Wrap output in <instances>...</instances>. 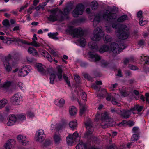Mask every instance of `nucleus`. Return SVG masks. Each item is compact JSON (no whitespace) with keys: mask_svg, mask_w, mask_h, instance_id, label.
Masks as SVG:
<instances>
[{"mask_svg":"<svg viewBox=\"0 0 149 149\" xmlns=\"http://www.w3.org/2000/svg\"><path fill=\"white\" fill-rule=\"evenodd\" d=\"M35 67L41 74H45L47 72L46 66L41 63H37L35 65Z\"/></svg>","mask_w":149,"mask_h":149,"instance_id":"6ab92c4d","label":"nucleus"},{"mask_svg":"<svg viewBox=\"0 0 149 149\" xmlns=\"http://www.w3.org/2000/svg\"><path fill=\"white\" fill-rule=\"evenodd\" d=\"M85 125L87 129V132L84 134V137L88 139H91L92 137V134L93 130V128L91 126L90 121L86 122Z\"/></svg>","mask_w":149,"mask_h":149,"instance_id":"ddd939ff","label":"nucleus"},{"mask_svg":"<svg viewBox=\"0 0 149 149\" xmlns=\"http://www.w3.org/2000/svg\"><path fill=\"white\" fill-rule=\"evenodd\" d=\"M69 125L72 130L76 128L77 125V120H74L71 121L69 123Z\"/></svg>","mask_w":149,"mask_h":149,"instance_id":"bb28decb","label":"nucleus"},{"mask_svg":"<svg viewBox=\"0 0 149 149\" xmlns=\"http://www.w3.org/2000/svg\"><path fill=\"white\" fill-rule=\"evenodd\" d=\"M127 16L126 15H123L119 17L117 19V21L118 22H123L127 19Z\"/></svg>","mask_w":149,"mask_h":149,"instance_id":"4c0bfd02","label":"nucleus"},{"mask_svg":"<svg viewBox=\"0 0 149 149\" xmlns=\"http://www.w3.org/2000/svg\"><path fill=\"white\" fill-rule=\"evenodd\" d=\"M88 55L89 57L91 58L92 61H96L101 59V58L100 56L97 54H94L91 52H89Z\"/></svg>","mask_w":149,"mask_h":149,"instance_id":"a878e982","label":"nucleus"},{"mask_svg":"<svg viewBox=\"0 0 149 149\" xmlns=\"http://www.w3.org/2000/svg\"><path fill=\"white\" fill-rule=\"evenodd\" d=\"M103 40L105 43H107L111 42L112 38L110 36L107 35L103 38Z\"/></svg>","mask_w":149,"mask_h":149,"instance_id":"e433bc0d","label":"nucleus"},{"mask_svg":"<svg viewBox=\"0 0 149 149\" xmlns=\"http://www.w3.org/2000/svg\"><path fill=\"white\" fill-rule=\"evenodd\" d=\"M11 56L10 54H9L7 56L6 60L3 62L4 66L6 71L7 72H10L12 69V67L10 64V61H8L7 60H9L11 58Z\"/></svg>","mask_w":149,"mask_h":149,"instance_id":"dca6fc26","label":"nucleus"},{"mask_svg":"<svg viewBox=\"0 0 149 149\" xmlns=\"http://www.w3.org/2000/svg\"><path fill=\"white\" fill-rule=\"evenodd\" d=\"M69 111L70 114L72 116L75 115L77 113L76 109L73 106H72L69 107Z\"/></svg>","mask_w":149,"mask_h":149,"instance_id":"473e14b6","label":"nucleus"},{"mask_svg":"<svg viewBox=\"0 0 149 149\" xmlns=\"http://www.w3.org/2000/svg\"><path fill=\"white\" fill-rule=\"evenodd\" d=\"M112 103L115 105H117L118 106H120V104L117 102L115 99H112L111 101Z\"/></svg>","mask_w":149,"mask_h":149,"instance_id":"603ef678","label":"nucleus"},{"mask_svg":"<svg viewBox=\"0 0 149 149\" xmlns=\"http://www.w3.org/2000/svg\"><path fill=\"white\" fill-rule=\"evenodd\" d=\"M17 85L21 89H22V88H23V87L24 86L23 84L20 82H19L18 83Z\"/></svg>","mask_w":149,"mask_h":149,"instance_id":"774afa93","label":"nucleus"},{"mask_svg":"<svg viewBox=\"0 0 149 149\" xmlns=\"http://www.w3.org/2000/svg\"><path fill=\"white\" fill-rule=\"evenodd\" d=\"M66 125L65 123H64L63 124H56V126L55 125V124H52L51 125L50 129L51 130H54L56 128L58 130H59L64 128Z\"/></svg>","mask_w":149,"mask_h":149,"instance_id":"b1692460","label":"nucleus"},{"mask_svg":"<svg viewBox=\"0 0 149 149\" xmlns=\"http://www.w3.org/2000/svg\"><path fill=\"white\" fill-rule=\"evenodd\" d=\"M11 101L12 103L14 105L20 104V95L18 93L16 94L11 98Z\"/></svg>","mask_w":149,"mask_h":149,"instance_id":"aec40b11","label":"nucleus"},{"mask_svg":"<svg viewBox=\"0 0 149 149\" xmlns=\"http://www.w3.org/2000/svg\"><path fill=\"white\" fill-rule=\"evenodd\" d=\"M65 103L64 100L62 98L57 99L54 101L55 104L60 107L62 106Z\"/></svg>","mask_w":149,"mask_h":149,"instance_id":"2f4dec72","label":"nucleus"},{"mask_svg":"<svg viewBox=\"0 0 149 149\" xmlns=\"http://www.w3.org/2000/svg\"><path fill=\"white\" fill-rule=\"evenodd\" d=\"M3 24L5 27L6 28H8L10 26V23L9 21L7 19H5L3 22Z\"/></svg>","mask_w":149,"mask_h":149,"instance_id":"79ce46f5","label":"nucleus"},{"mask_svg":"<svg viewBox=\"0 0 149 149\" xmlns=\"http://www.w3.org/2000/svg\"><path fill=\"white\" fill-rule=\"evenodd\" d=\"M18 141L23 146H26L29 144V141L28 139L24 135H19L17 136Z\"/></svg>","mask_w":149,"mask_h":149,"instance_id":"f3484780","label":"nucleus"},{"mask_svg":"<svg viewBox=\"0 0 149 149\" xmlns=\"http://www.w3.org/2000/svg\"><path fill=\"white\" fill-rule=\"evenodd\" d=\"M0 39L3 40V42L4 43H6L8 45H10L13 42L17 43H19L23 44L27 43L26 42L22 40V39L15 37L9 38L5 37V38L3 36H0Z\"/></svg>","mask_w":149,"mask_h":149,"instance_id":"6e6552de","label":"nucleus"},{"mask_svg":"<svg viewBox=\"0 0 149 149\" xmlns=\"http://www.w3.org/2000/svg\"><path fill=\"white\" fill-rule=\"evenodd\" d=\"M118 28L116 32L117 36L120 39H125L128 38L129 36L128 31L129 29V26L125 25H119L116 23L113 24L112 25V27L115 29Z\"/></svg>","mask_w":149,"mask_h":149,"instance_id":"20e7f679","label":"nucleus"},{"mask_svg":"<svg viewBox=\"0 0 149 149\" xmlns=\"http://www.w3.org/2000/svg\"><path fill=\"white\" fill-rule=\"evenodd\" d=\"M38 53L41 55H43L50 62L53 61V59L51 56L45 50L41 49H39Z\"/></svg>","mask_w":149,"mask_h":149,"instance_id":"a211bd4d","label":"nucleus"},{"mask_svg":"<svg viewBox=\"0 0 149 149\" xmlns=\"http://www.w3.org/2000/svg\"><path fill=\"white\" fill-rule=\"evenodd\" d=\"M84 8V6L82 4H79L77 5L72 12L73 16L77 17L78 15H82L83 13Z\"/></svg>","mask_w":149,"mask_h":149,"instance_id":"2eb2a0df","label":"nucleus"},{"mask_svg":"<svg viewBox=\"0 0 149 149\" xmlns=\"http://www.w3.org/2000/svg\"><path fill=\"white\" fill-rule=\"evenodd\" d=\"M72 5L71 4H70L64 9L63 14L64 15H67L72 9Z\"/></svg>","mask_w":149,"mask_h":149,"instance_id":"c756f323","label":"nucleus"},{"mask_svg":"<svg viewBox=\"0 0 149 149\" xmlns=\"http://www.w3.org/2000/svg\"><path fill=\"white\" fill-rule=\"evenodd\" d=\"M79 143L76 146V149H83L84 148L86 149L87 147V145L82 142V141H79Z\"/></svg>","mask_w":149,"mask_h":149,"instance_id":"c85d7f7f","label":"nucleus"},{"mask_svg":"<svg viewBox=\"0 0 149 149\" xmlns=\"http://www.w3.org/2000/svg\"><path fill=\"white\" fill-rule=\"evenodd\" d=\"M106 27V31L108 33L110 32L111 31V27L107 26Z\"/></svg>","mask_w":149,"mask_h":149,"instance_id":"69168bd1","label":"nucleus"},{"mask_svg":"<svg viewBox=\"0 0 149 149\" xmlns=\"http://www.w3.org/2000/svg\"><path fill=\"white\" fill-rule=\"evenodd\" d=\"M145 44L144 41L143 40H140L139 42L138 45L139 46H142Z\"/></svg>","mask_w":149,"mask_h":149,"instance_id":"13d9d810","label":"nucleus"},{"mask_svg":"<svg viewBox=\"0 0 149 149\" xmlns=\"http://www.w3.org/2000/svg\"><path fill=\"white\" fill-rule=\"evenodd\" d=\"M123 110H121V109H116V112L121 116V114H122L123 113Z\"/></svg>","mask_w":149,"mask_h":149,"instance_id":"680f3d73","label":"nucleus"},{"mask_svg":"<svg viewBox=\"0 0 149 149\" xmlns=\"http://www.w3.org/2000/svg\"><path fill=\"white\" fill-rule=\"evenodd\" d=\"M108 65L107 61L104 60H102L101 61V65L103 67H105Z\"/></svg>","mask_w":149,"mask_h":149,"instance_id":"3c124183","label":"nucleus"},{"mask_svg":"<svg viewBox=\"0 0 149 149\" xmlns=\"http://www.w3.org/2000/svg\"><path fill=\"white\" fill-rule=\"evenodd\" d=\"M81 97L83 100L84 101H86L87 100V95L83 91L81 92Z\"/></svg>","mask_w":149,"mask_h":149,"instance_id":"8fccbe9b","label":"nucleus"},{"mask_svg":"<svg viewBox=\"0 0 149 149\" xmlns=\"http://www.w3.org/2000/svg\"><path fill=\"white\" fill-rule=\"evenodd\" d=\"M74 78L76 82H80L79 80V77L78 75H75L74 76Z\"/></svg>","mask_w":149,"mask_h":149,"instance_id":"e2e57ef3","label":"nucleus"},{"mask_svg":"<svg viewBox=\"0 0 149 149\" xmlns=\"http://www.w3.org/2000/svg\"><path fill=\"white\" fill-rule=\"evenodd\" d=\"M95 116V119L96 120L99 119L101 117V120L104 123L105 126H108L111 125L109 123L111 119L109 118L106 113L100 114V113L98 112L96 114Z\"/></svg>","mask_w":149,"mask_h":149,"instance_id":"1a4fd4ad","label":"nucleus"},{"mask_svg":"<svg viewBox=\"0 0 149 149\" xmlns=\"http://www.w3.org/2000/svg\"><path fill=\"white\" fill-rule=\"evenodd\" d=\"M8 118L10 119V120L14 122L15 123H18L17 115L13 114L9 116Z\"/></svg>","mask_w":149,"mask_h":149,"instance_id":"c9c22d12","label":"nucleus"},{"mask_svg":"<svg viewBox=\"0 0 149 149\" xmlns=\"http://www.w3.org/2000/svg\"><path fill=\"white\" fill-rule=\"evenodd\" d=\"M92 10H95L98 7V3L95 1H93L92 2Z\"/></svg>","mask_w":149,"mask_h":149,"instance_id":"de8ad7c7","label":"nucleus"},{"mask_svg":"<svg viewBox=\"0 0 149 149\" xmlns=\"http://www.w3.org/2000/svg\"><path fill=\"white\" fill-rule=\"evenodd\" d=\"M86 110V109L85 107L84 106H81L79 112V115L80 116H82V115L83 114Z\"/></svg>","mask_w":149,"mask_h":149,"instance_id":"49530a36","label":"nucleus"},{"mask_svg":"<svg viewBox=\"0 0 149 149\" xmlns=\"http://www.w3.org/2000/svg\"><path fill=\"white\" fill-rule=\"evenodd\" d=\"M132 133L134 134H138L139 131V127H133L132 130Z\"/></svg>","mask_w":149,"mask_h":149,"instance_id":"c03bdc74","label":"nucleus"},{"mask_svg":"<svg viewBox=\"0 0 149 149\" xmlns=\"http://www.w3.org/2000/svg\"><path fill=\"white\" fill-rule=\"evenodd\" d=\"M66 31L74 37H80L79 39L78 40V42L80 46L82 47L85 46L86 41L85 39L81 37L83 35L84 32L81 28H79L74 29L72 26H71L66 29Z\"/></svg>","mask_w":149,"mask_h":149,"instance_id":"7ed1b4c3","label":"nucleus"},{"mask_svg":"<svg viewBox=\"0 0 149 149\" xmlns=\"http://www.w3.org/2000/svg\"><path fill=\"white\" fill-rule=\"evenodd\" d=\"M52 55L54 57H59V55L58 54L57 52H56L55 51H52Z\"/></svg>","mask_w":149,"mask_h":149,"instance_id":"0e129e2a","label":"nucleus"},{"mask_svg":"<svg viewBox=\"0 0 149 149\" xmlns=\"http://www.w3.org/2000/svg\"><path fill=\"white\" fill-rule=\"evenodd\" d=\"M142 60L145 61V63L146 64L149 63V56H145L144 55H142L141 56Z\"/></svg>","mask_w":149,"mask_h":149,"instance_id":"a19ab883","label":"nucleus"},{"mask_svg":"<svg viewBox=\"0 0 149 149\" xmlns=\"http://www.w3.org/2000/svg\"><path fill=\"white\" fill-rule=\"evenodd\" d=\"M120 93L121 95L124 97L126 96L128 94L126 91V88H119Z\"/></svg>","mask_w":149,"mask_h":149,"instance_id":"f704fd0d","label":"nucleus"},{"mask_svg":"<svg viewBox=\"0 0 149 149\" xmlns=\"http://www.w3.org/2000/svg\"><path fill=\"white\" fill-rule=\"evenodd\" d=\"M18 123L23 122L26 119V115L24 114L17 115Z\"/></svg>","mask_w":149,"mask_h":149,"instance_id":"cd10ccee","label":"nucleus"},{"mask_svg":"<svg viewBox=\"0 0 149 149\" xmlns=\"http://www.w3.org/2000/svg\"><path fill=\"white\" fill-rule=\"evenodd\" d=\"M104 34L102 29V27H97L93 31V34L90 36L91 39L93 41H97L100 40Z\"/></svg>","mask_w":149,"mask_h":149,"instance_id":"423d86ee","label":"nucleus"},{"mask_svg":"<svg viewBox=\"0 0 149 149\" xmlns=\"http://www.w3.org/2000/svg\"><path fill=\"white\" fill-rule=\"evenodd\" d=\"M134 59L133 58H126L124 59V64L126 65L130 62H133Z\"/></svg>","mask_w":149,"mask_h":149,"instance_id":"37998d69","label":"nucleus"},{"mask_svg":"<svg viewBox=\"0 0 149 149\" xmlns=\"http://www.w3.org/2000/svg\"><path fill=\"white\" fill-rule=\"evenodd\" d=\"M142 14V12L141 11H139L137 12V17L139 18V19H143Z\"/></svg>","mask_w":149,"mask_h":149,"instance_id":"5fc2aeb1","label":"nucleus"},{"mask_svg":"<svg viewBox=\"0 0 149 149\" xmlns=\"http://www.w3.org/2000/svg\"><path fill=\"white\" fill-rule=\"evenodd\" d=\"M8 103V101L6 99H2L0 100V109L4 107Z\"/></svg>","mask_w":149,"mask_h":149,"instance_id":"58836bf2","label":"nucleus"},{"mask_svg":"<svg viewBox=\"0 0 149 149\" xmlns=\"http://www.w3.org/2000/svg\"><path fill=\"white\" fill-rule=\"evenodd\" d=\"M148 23L147 20L143 19H140L139 20V24L141 26H143L146 24Z\"/></svg>","mask_w":149,"mask_h":149,"instance_id":"a18cd8bd","label":"nucleus"},{"mask_svg":"<svg viewBox=\"0 0 149 149\" xmlns=\"http://www.w3.org/2000/svg\"><path fill=\"white\" fill-rule=\"evenodd\" d=\"M118 84L117 83H115L114 84H112L111 85L110 88L111 90L113 91L114 90V88H116Z\"/></svg>","mask_w":149,"mask_h":149,"instance_id":"4d7b16f0","label":"nucleus"},{"mask_svg":"<svg viewBox=\"0 0 149 149\" xmlns=\"http://www.w3.org/2000/svg\"><path fill=\"white\" fill-rule=\"evenodd\" d=\"M28 52L29 53L32 54L34 56H38V53L34 48L29 47L28 49Z\"/></svg>","mask_w":149,"mask_h":149,"instance_id":"7c9ffc66","label":"nucleus"},{"mask_svg":"<svg viewBox=\"0 0 149 149\" xmlns=\"http://www.w3.org/2000/svg\"><path fill=\"white\" fill-rule=\"evenodd\" d=\"M143 108V107L142 106L136 105L130 110L127 109L123 110L121 116L124 118H127L130 116L131 113L133 114H135L136 113L134 112V111L137 110L139 112L142 110Z\"/></svg>","mask_w":149,"mask_h":149,"instance_id":"0eeeda50","label":"nucleus"},{"mask_svg":"<svg viewBox=\"0 0 149 149\" xmlns=\"http://www.w3.org/2000/svg\"><path fill=\"white\" fill-rule=\"evenodd\" d=\"M31 67L29 65L22 67L19 69L18 76L19 77H23L26 75L31 71Z\"/></svg>","mask_w":149,"mask_h":149,"instance_id":"4468645a","label":"nucleus"},{"mask_svg":"<svg viewBox=\"0 0 149 149\" xmlns=\"http://www.w3.org/2000/svg\"><path fill=\"white\" fill-rule=\"evenodd\" d=\"M116 17V14L111 13L108 10H104L103 14L102 12H100L95 16L93 21V25L96 26L100 21L102 20L109 21L111 19H115Z\"/></svg>","mask_w":149,"mask_h":149,"instance_id":"f03ea898","label":"nucleus"},{"mask_svg":"<svg viewBox=\"0 0 149 149\" xmlns=\"http://www.w3.org/2000/svg\"><path fill=\"white\" fill-rule=\"evenodd\" d=\"M88 46L92 49H94L95 51L98 50L97 46L95 42H90L88 43ZM125 48V47L124 44L121 43L120 41L112 42L110 44V46L104 45L101 47L98 50L100 53L108 52L114 54H118Z\"/></svg>","mask_w":149,"mask_h":149,"instance_id":"f257e3e1","label":"nucleus"},{"mask_svg":"<svg viewBox=\"0 0 149 149\" xmlns=\"http://www.w3.org/2000/svg\"><path fill=\"white\" fill-rule=\"evenodd\" d=\"M47 11L50 13V15L47 17L49 21L54 22L59 19L61 12L58 8L48 9Z\"/></svg>","mask_w":149,"mask_h":149,"instance_id":"39448f33","label":"nucleus"},{"mask_svg":"<svg viewBox=\"0 0 149 149\" xmlns=\"http://www.w3.org/2000/svg\"><path fill=\"white\" fill-rule=\"evenodd\" d=\"M145 96L146 102H149V93H146L145 94Z\"/></svg>","mask_w":149,"mask_h":149,"instance_id":"338daca9","label":"nucleus"},{"mask_svg":"<svg viewBox=\"0 0 149 149\" xmlns=\"http://www.w3.org/2000/svg\"><path fill=\"white\" fill-rule=\"evenodd\" d=\"M32 41L29 44L28 43V42L27 41H25V40H23L24 41L26 42H27L26 44H28L29 45H31L34 46V47H40L41 45V44L39 42H38L36 41V40H38V38L36 36V34H34L33 36V37L32 38Z\"/></svg>","mask_w":149,"mask_h":149,"instance_id":"4be33fe9","label":"nucleus"},{"mask_svg":"<svg viewBox=\"0 0 149 149\" xmlns=\"http://www.w3.org/2000/svg\"><path fill=\"white\" fill-rule=\"evenodd\" d=\"M6 122V118L3 116L0 117V122L5 123Z\"/></svg>","mask_w":149,"mask_h":149,"instance_id":"6e6d98bb","label":"nucleus"},{"mask_svg":"<svg viewBox=\"0 0 149 149\" xmlns=\"http://www.w3.org/2000/svg\"><path fill=\"white\" fill-rule=\"evenodd\" d=\"M27 114L28 117L31 118L34 117L35 116L33 113L30 112H28Z\"/></svg>","mask_w":149,"mask_h":149,"instance_id":"052dcab7","label":"nucleus"},{"mask_svg":"<svg viewBox=\"0 0 149 149\" xmlns=\"http://www.w3.org/2000/svg\"><path fill=\"white\" fill-rule=\"evenodd\" d=\"M54 141L56 144H58L62 140V138L58 133H55L53 136Z\"/></svg>","mask_w":149,"mask_h":149,"instance_id":"5701e85b","label":"nucleus"},{"mask_svg":"<svg viewBox=\"0 0 149 149\" xmlns=\"http://www.w3.org/2000/svg\"><path fill=\"white\" fill-rule=\"evenodd\" d=\"M15 144V141L13 139H10L4 144V147L5 149H12Z\"/></svg>","mask_w":149,"mask_h":149,"instance_id":"412c9836","label":"nucleus"},{"mask_svg":"<svg viewBox=\"0 0 149 149\" xmlns=\"http://www.w3.org/2000/svg\"><path fill=\"white\" fill-rule=\"evenodd\" d=\"M58 35V33L57 32L53 33H48V35L49 38L56 40H57L58 39V38L57 37Z\"/></svg>","mask_w":149,"mask_h":149,"instance_id":"72a5a7b5","label":"nucleus"},{"mask_svg":"<svg viewBox=\"0 0 149 149\" xmlns=\"http://www.w3.org/2000/svg\"><path fill=\"white\" fill-rule=\"evenodd\" d=\"M45 137V135L43 130L39 129L36 131L35 138L36 141L41 143L44 141Z\"/></svg>","mask_w":149,"mask_h":149,"instance_id":"f8f14e48","label":"nucleus"},{"mask_svg":"<svg viewBox=\"0 0 149 149\" xmlns=\"http://www.w3.org/2000/svg\"><path fill=\"white\" fill-rule=\"evenodd\" d=\"M84 76L85 78L88 79L89 81H91L92 78L88 74H84Z\"/></svg>","mask_w":149,"mask_h":149,"instance_id":"bf43d9fd","label":"nucleus"},{"mask_svg":"<svg viewBox=\"0 0 149 149\" xmlns=\"http://www.w3.org/2000/svg\"><path fill=\"white\" fill-rule=\"evenodd\" d=\"M15 123L11 121L10 119L8 118V121L6 123V125L8 126H10L14 125Z\"/></svg>","mask_w":149,"mask_h":149,"instance_id":"09e8293b","label":"nucleus"},{"mask_svg":"<svg viewBox=\"0 0 149 149\" xmlns=\"http://www.w3.org/2000/svg\"><path fill=\"white\" fill-rule=\"evenodd\" d=\"M57 72H54L50 75V82L52 84L54 83V81L56 79V75L58 76L59 80H61L62 79V70L61 68L60 67L58 66L57 68Z\"/></svg>","mask_w":149,"mask_h":149,"instance_id":"9b49d317","label":"nucleus"},{"mask_svg":"<svg viewBox=\"0 0 149 149\" xmlns=\"http://www.w3.org/2000/svg\"><path fill=\"white\" fill-rule=\"evenodd\" d=\"M139 137V134H133L131 138V142L133 143L138 139Z\"/></svg>","mask_w":149,"mask_h":149,"instance_id":"ea45409f","label":"nucleus"},{"mask_svg":"<svg viewBox=\"0 0 149 149\" xmlns=\"http://www.w3.org/2000/svg\"><path fill=\"white\" fill-rule=\"evenodd\" d=\"M12 82L10 81H6L3 84L0 85V88L4 90H7L11 86Z\"/></svg>","mask_w":149,"mask_h":149,"instance_id":"393cba45","label":"nucleus"},{"mask_svg":"<svg viewBox=\"0 0 149 149\" xmlns=\"http://www.w3.org/2000/svg\"><path fill=\"white\" fill-rule=\"evenodd\" d=\"M80 137L79 136L77 132L76 131L72 134H69L66 138V141L68 145L71 146L74 142L79 141Z\"/></svg>","mask_w":149,"mask_h":149,"instance_id":"9d476101","label":"nucleus"},{"mask_svg":"<svg viewBox=\"0 0 149 149\" xmlns=\"http://www.w3.org/2000/svg\"><path fill=\"white\" fill-rule=\"evenodd\" d=\"M128 67L131 70H135L138 69V68L136 66L134 65H129Z\"/></svg>","mask_w":149,"mask_h":149,"instance_id":"864d4df0","label":"nucleus"}]
</instances>
